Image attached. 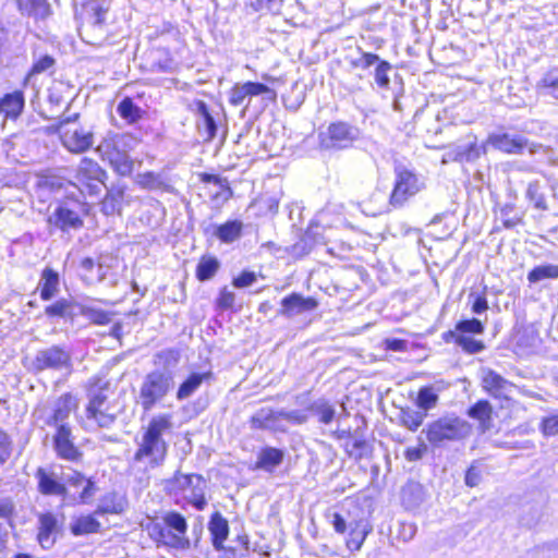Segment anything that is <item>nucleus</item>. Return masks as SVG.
I'll use <instances>...</instances> for the list:
<instances>
[{
	"mask_svg": "<svg viewBox=\"0 0 558 558\" xmlns=\"http://www.w3.org/2000/svg\"><path fill=\"white\" fill-rule=\"evenodd\" d=\"M108 386V381L94 379L88 390L89 401L86 407V418L100 428H110L121 412L116 404L109 401Z\"/></svg>",
	"mask_w": 558,
	"mask_h": 558,
	"instance_id": "obj_2",
	"label": "nucleus"
},
{
	"mask_svg": "<svg viewBox=\"0 0 558 558\" xmlns=\"http://www.w3.org/2000/svg\"><path fill=\"white\" fill-rule=\"evenodd\" d=\"M118 113L124 120H128L130 123H134L142 118V109L136 106L133 100L129 97L124 98L118 105Z\"/></svg>",
	"mask_w": 558,
	"mask_h": 558,
	"instance_id": "obj_42",
	"label": "nucleus"
},
{
	"mask_svg": "<svg viewBox=\"0 0 558 558\" xmlns=\"http://www.w3.org/2000/svg\"><path fill=\"white\" fill-rule=\"evenodd\" d=\"M57 530L58 521L52 513H44L39 517V532L37 538L43 548L49 549L53 546Z\"/></svg>",
	"mask_w": 558,
	"mask_h": 558,
	"instance_id": "obj_20",
	"label": "nucleus"
},
{
	"mask_svg": "<svg viewBox=\"0 0 558 558\" xmlns=\"http://www.w3.org/2000/svg\"><path fill=\"white\" fill-rule=\"evenodd\" d=\"M196 110L202 118L201 125L204 126L207 133V138H214L217 132V124L215 122V119L210 114L207 105L204 101H197Z\"/></svg>",
	"mask_w": 558,
	"mask_h": 558,
	"instance_id": "obj_43",
	"label": "nucleus"
},
{
	"mask_svg": "<svg viewBox=\"0 0 558 558\" xmlns=\"http://www.w3.org/2000/svg\"><path fill=\"white\" fill-rule=\"evenodd\" d=\"M423 432L433 446H441L447 441H460L472 433V425L454 415H447L433 421Z\"/></svg>",
	"mask_w": 558,
	"mask_h": 558,
	"instance_id": "obj_5",
	"label": "nucleus"
},
{
	"mask_svg": "<svg viewBox=\"0 0 558 558\" xmlns=\"http://www.w3.org/2000/svg\"><path fill=\"white\" fill-rule=\"evenodd\" d=\"M40 299L49 301L59 293L60 277L57 271L51 268H45L41 272L40 281Z\"/></svg>",
	"mask_w": 558,
	"mask_h": 558,
	"instance_id": "obj_23",
	"label": "nucleus"
},
{
	"mask_svg": "<svg viewBox=\"0 0 558 558\" xmlns=\"http://www.w3.org/2000/svg\"><path fill=\"white\" fill-rule=\"evenodd\" d=\"M39 492L44 495H64L65 486L48 474L43 468L36 472Z\"/></svg>",
	"mask_w": 558,
	"mask_h": 558,
	"instance_id": "obj_29",
	"label": "nucleus"
},
{
	"mask_svg": "<svg viewBox=\"0 0 558 558\" xmlns=\"http://www.w3.org/2000/svg\"><path fill=\"white\" fill-rule=\"evenodd\" d=\"M247 99V92L245 89V85L243 84H235L229 94V102L234 106H241L243 102Z\"/></svg>",
	"mask_w": 558,
	"mask_h": 558,
	"instance_id": "obj_57",
	"label": "nucleus"
},
{
	"mask_svg": "<svg viewBox=\"0 0 558 558\" xmlns=\"http://www.w3.org/2000/svg\"><path fill=\"white\" fill-rule=\"evenodd\" d=\"M63 478L65 482L73 487H83V490L80 495L81 500L83 502H87L95 494V484L86 478L83 474L71 471L70 473H64Z\"/></svg>",
	"mask_w": 558,
	"mask_h": 558,
	"instance_id": "obj_28",
	"label": "nucleus"
},
{
	"mask_svg": "<svg viewBox=\"0 0 558 558\" xmlns=\"http://www.w3.org/2000/svg\"><path fill=\"white\" fill-rule=\"evenodd\" d=\"M251 427L255 429H269L274 432H286V424L281 423L280 411L270 408H262L251 417Z\"/></svg>",
	"mask_w": 558,
	"mask_h": 558,
	"instance_id": "obj_18",
	"label": "nucleus"
},
{
	"mask_svg": "<svg viewBox=\"0 0 558 558\" xmlns=\"http://www.w3.org/2000/svg\"><path fill=\"white\" fill-rule=\"evenodd\" d=\"M53 449L60 459L75 462L82 457V452L74 444L70 425H61L52 436Z\"/></svg>",
	"mask_w": 558,
	"mask_h": 558,
	"instance_id": "obj_14",
	"label": "nucleus"
},
{
	"mask_svg": "<svg viewBox=\"0 0 558 558\" xmlns=\"http://www.w3.org/2000/svg\"><path fill=\"white\" fill-rule=\"evenodd\" d=\"M470 299H473L471 310L474 314H482L488 310V302L485 296V293L474 294L470 293Z\"/></svg>",
	"mask_w": 558,
	"mask_h": 558,
	"instance_id": "obj_60",
	"label": "nucleus"
},
{
	"mask_svg": "<svg viewBox=\"0 0 558 558\" xmlns=\"http://www.w3.org/2000/svg\"><path fill=\"white\" fill-rule=\"evenodd\" d=\"M138 183L149 190H158L165 186L163 180L160 174L154 172H145L138 175Z\"/></svg>",
	"mask_w": 558,
	"mask_h": 558,
	"instance_id": "obj_52",
	"label": "nucleus"
},
{
	"mask_svg": "<svg viewBox=\"0 0 558 558\" xmlns=\"http://www.w3.org/2000/svg\"><path fill=\"white\" fill-rule=\"evenodd\" d=\"M456 341L468 353H478L484 350L482 341L475 340L469 336H458Z\"/></svg>",
	"mask_w": 558,
	"mask_h": 558,
	"instance_id": "obj_55",
	"label": "nucleus"
},
{
	"mask_svg": "<svg viewBox=\"0 0 558 558\" xmlns=\"http://www.w3.org/2000/svg\"><path fill=\"white\" fill-rule=\"evenodd\" d=\"M201 181L204 183H213L221 190V192H217L216 197L222 195L225 199H228L232 196V190L230 189L229 182L226 178L216 174L202 173Z\"/></svg>",
	"mask_w": 558,
	"mask_h": 558,
	"instance_id": "obj_47",
	"label": "nucleus"
},
{
	"mask_svg": "<svg viewBox=\"0 0 558 558\" xmlns=\"http://www.w3.org/2000/svg\"><path fill=\"white\" fill-rule=\"evenodd\" d=\"M402 501L410 508L420 505L423 501V487L418 483H408L402 488Z\"/></svg>",
	"mask_w": 558,
	"mask_h": 558,
	"instance_id": "obj_40",
	"label": "nucleus"
},
{
	"mask_svg": "<svg viewBox=\"0 0 558 558\" xmlns=\"http://www.w3.org/2000/svg\"><path fill=\"white\" fill-rule=\"evenodd\" d=\"M11 456L10 440L5 433L0 430V463L5 462Z\"/></svg>",
	"mask_w": 558,
	"mask_h": 558,
	"instance_id": "obj_64",
	"label": "nucleus"
},
{
	"mask_svg": "<svg viewBox=\"0 0 558 558\" xmlns=\"http://www.w3.org/2000/svg\"><path fill=\"white\" fill-rule=\"evenodd\" d=\"M392 70L391 64L388 61H380L375 68V82L384 89H388L390 86V78L388 73Z\"/></svg>",
	"mask_w": 558,
	"mask_h": 558,
	"instance_id": "obj_50",
	"label": "nucleus"
},
{
	"mask_svg": "<svg viewBox=\"0 0 558 558\" xmlns=\"http://www.w3.org/2000/svg\"><path fill=\"white\" fill-rule=\"evenodd\" d=\"M424 417V413L408 409L401 412L400 420L404 427L414 432L422 425Z\"/></svg>",
	"mask_w": 558,
	"mask_h": 558,
	"instance_id": "obj_48",
	"label": "nucleus"
},
{
	"mask_svg": "<svg viewBox=\"0 0 558 558\" xmlns=\"http://www.w3.org/2000/svg\"><path fill=\"white\" fill-rule=\"evenodd\" d=\"M525 195L535 209L542 211L548 209L546 197L542 192V186L538 181H532L529 183Z\"/></svg>",
	"mask_w": 558,
	"mask_h": 558,
	"instance_id": "obj_38",
	"label": "nucleus"
},
{
	"mask_svg": "<svg viewBox=\"0 0 558 558\" xmlns=\"http://www.w3.org/2000/svg\"><path fill=\"white\" fill-rule=\"evenodd\" d=\"M153 532L157 534L156 539L158 543L177 549L190 548V541L187 539L186 536L177 534L174 531L170 530L166 525L161 526L159 524H155L153 527Z\"/></svg>",
	"mask_w": 558,
	"mask_h": 558,
	"instance_id": "obj_22",
	"label": "nucleus"
},
{
	"mask_svg": "<svg viewBox=\"0 0 558 558\" xmlns=\"http://www.w3.org/2000/svg\"><path fill=\"white\" fill-rule=\"evenodd\" d=\"M211 378V373H193L178 388L177 399L182 401L190 398L203 384Z\"/></svg>",
	"mask_w": 558,
	"mask_h": 558,
	"instance_id": "obj_26",
	"label": "nucleus"
},
{
	"mask_svg": "<svg viewBox=\"0 0 558 558\" xmlns=\"http://www.w3.org/2000/svg\"><path fill=\"white\" fill-rule=\"evenodd\" d=\"M134 138L128 134H114L106 137L97 147L102 158L122 177L133 171V160L129 156Z\"/></svg>",
	"mask_w": 558,
	"mask_h": 558,
	"instance_id": "obj_4",
	"label": "nucleus"
},
{
	"mask_svg": "<svg viewBox=\"0 0 558 558\" xmlns=\"http://www.w3.org/2000/svg\"><path fill=\"white\" fill-rule=\"evenodd\" d=\"M77 113L59 122V133L63 146L71 153L81 154L94 145V132L89 128L75 124Z\"/></svg>",
	"mask_w": 558,
	"mask_h": 558,
	"instance_id": "obj_6",
	"label": "nucleus"
},
{
	"mask_svg": "<svg viewBox=\"0 0 558 558\" xmlns=\"http://www.w3.org/2000/svg\"><path fill=\"white\" fill-rule=\"evenodd\" d=\"M180 361V352L175 349H166L154 355V365L157 367L154 372H169L174 374V368Z\"/></svg>",
	"mask_w": 558,
	"mask_h": 558,
	"instance_id": "obj_27",
	"label": "nucleus"
},
{
	"mask_svg": "<svg viewBox=\"0 0 558 558\" xmlns=\"http://www.w3.org/2000/svg\"><path fill=\"white\" fill-rule=\"evenodd\" d=\"M165 525L177 534L185 536L186 534V520L183 515L178 512H169L163 517Z\"/></svg>",
	"mask_w": 558,
	"mask_h": 558,
	"instance_id": "obj_49",
	"label": "nucleus"
},
{
	"mask_svg": "<svg viewBox=\"0 0 558 558\" xmlns=\"http://www.w3.org/2000/svg\"><path fill=\"white\" fill-rule=\"evenodd\" d=\"M106 171L93 159L83 158L77 166L75 186L84 195L98 196L104 186Z\"/></svg>",
	"mask_w": 558,
	"mask_h": 558,
	"instance_id": "obj_10",
	"label": "nucleus"
},
{
	"mask_svg": "<svg viewBox=\"0 0 558 558\" xmlns=\"http://www.w3.org/2000/svg\"><path fill=\"white\" fill-rule=\"evenodd\" d=\"M54 64V59L50 56H44L34 63L31 74H39L49 70Z\"/></svg>",
	"mask_w": 558,
	"mask_h": 558,
	"instance_id": "obj_63",
	"label": "nucleus"
},
{
	"mask_svg": "<svg viewBox=\"0 0 558 558\" xmlns=\"http://www.w3.org/2000/svg\"><path fill=\"white\" fill-rule=\"evenodd\" d=\"M438 402V390L435 387L426 386L420 389L417 405L424 411L433 409Z\"/></svg>",
	"mask_w": 558,
	"mask_h": 558,
	"instance_id": "obj_45",
	"label": "nucleus"
},
{
	"mask_svg": "<svg viewBox=\"0 0 558 558\" xmlns=\"http://www.w3.org/2000/svg\"><path fill=\"white\" fill-rule=\"evenodd\" d=\"M310 410L314 415L318 416L319 422L323 424L331 423L336 415L335 407L326 400L315 401L310 407Z\"/></svg>",
	"mask_w": 558,
	"mask_h": 558,
	"instance_id": "obj_41",
	"label": "nucleus"
},
{
	"mask_svg": "<svg viewBox=\"0 0 558 558\" xmlns=\"http://www.w3.org/2000/svg\"><path fill=\"white\" fill-rule=\"evenodd\" d=\"M174 374L169 372H149L140 386L137 403L144 412L151 411L174 389Z\"/></svg>",
	"mask_w": 558,
	"mask_h": 558,
	"instance_id": "obj_3",
	"label": "nucleus"
},
{
	"mask_svg": "<svg viewBox=\"0 0 558 558\" xmlns=\"http://www.w3.org/2000/svg\"><path fill=\"white\" fill-rule=\"evenodd\" d=\"M235 301V294L232 291L227 290V288H223L220 291V295L217 300V304L222 310H229L233 307Z\"/></svg>",
	"mask_w": 558,
	"mask_h": 558,
	"instance_id": "obj_62",
	"label": "nucleus"
},
{
	"mask_svg": "<svg viewBox=\"0 0 558 558\" xmlns=\"http://www.w3.org/2000/svg\"><path fill=\"white\" fill-rule=\"evenodd\" d=\"M220 267V263L216 257H202L196 267V277L199 281L211 279Z\"/></svg>",
	"mask_w": 558,
	"mask_h": 558,
	"instance_id": "obj_37",
	"label": "nucleus"
},
{
	"mask_svg": "<svg viewBox=\"0 0 558 558\" xmlns=\"http://www.w3.org/2000/svg\"><path fill=\"white\" fill-rule=\"evenodd\" d=\"M281 423L288 422L293 425H301L307 422V414L302 410H280Z\"/></svg>",
	"mask_w": 558,
	"mask_h": 558,
	"instance_id": "obj_54",
	"label": "nucleus"
},
{
	"mask_svg": "<svg viewBox=\"0 0 558 558\" xmlns=\"http://www.w3.org/2000/svg\"><path fill=\"white\" fill-rule=\"evenodd\" d=\"M319 147L325 150H340L349 148L360 137V130L347 122L330 123L326 131L320 132Z\"/></svg>",
	"mask_w": 558,
	"mask_h": 558,
	"instance_id": "obj_9",
	"label": "nucleus"
},
{
	"mask_svg": "<svg viewBox=\"0 0 558 558\" xmlns=\"http://www.w3.org/2000/svg\"><path fill=\"white\" fill-rule=\"evenodd\" d=\"M242 222L238 220L228 221L216 228L215 235L225 243H232L241 236Z\"/></svg>",
	"mask_w": 558,
	"mask_h": 558,
	"instance_id": "obj_33",
	"label": "nucleus"
},
{
	"mask_svg": "<svg viewBox=\"0 0 558 558\" xmlns=\"http://www.w3.org/2000/svg\"><path fill=\"white\" fill-rule=\"evenodd\" d=\"M493 408L486 400H480L468 410V415L480 422L481 427L485 430L490 426Z\"/></svg>",
	"mask_w": 558,
	"mask_h": 558,
	"instance_id": "obj_32",
	"label": "nucleus"
},
{
	"mask_svg": "<svg viewBox=\"0 0 558 558\" xmlns=\"http://www.w3.org/2000/svg\"><path fill=\"white\" fill-rule=\"evenodd\" d=\"M456 329L462 333H477L484 332V324L477 318L463 319L456 325Z\"/></svg>",
	"mask_w": 558,
	"mask_h": 558,
	"instance_id": "obj_51",
	"label": "nucleus"
},
{
	"mask_svg": "<svg viewBox=\"0 0 558 558\" xmlns=\"http://www.w3.org/2000/svg\"><path fill=\"white\" fill-rule=\"evenodd\" d=\"M24 107L25 97L22 90L8 93L0 98V113H3L8 119H17L22 114Z\"/></svg>",
	"mask_w": 558,
	"mask_h": 558,
	"instance_id": "obj_19",
	"label": "nucleus"
},
{
	"mask_svg": "<svg viewBox=\"0 0 558 558\" xmlns=\"http://www.w3.org/2000/svg\"><path fill=\"white\" fill-rule=\"evenodd\" d=\"M208 530L211 534L213 545L216 549H221L229 534V524L220 512H215L211 515Z\"/></svg>",
	"mask_w": 558,
	"mask_h": 558,
	"instance_id": "obj_25",
	"label": "nucleus"
},
{
	"mask_svg": "<svg viewBox=\"0 0 558 558\" xmlns=\"http://www.w3.org/2000/svg\"><path fill=\"white\" fill-rule=\"evenodd\" d=\"M318 302L313 296H304L301 293L293 292L281 300V307L278 314L287 318H292L305 313L315 311Z\"/></svg>",
	"mask_w": 558,
	"mask_h": 558,
	"instance_id": "obj_15",
	"label": "nucleus"
},
{
	"mask_svg": "<svg viewBox=\"0 0 558 558\" xmlns=\"http://www.w3.org/2000/svg\"><path fill=\"white\" fill-rule=\"evenodd\" d=\"M395 185L389 196L388 207L400 208L424 187V182L416 173L403 166L395 168Z\"/></svg>",
	"mask_w": 558,
	"mask_h": 558,
	"instance_id": "obj_8",
	"label": "nucleus"
},
{
	"mask_svg": "<svg viewBox=\"0 0 558 558\" xmlns=\"http://www.w3.org/2000/svg\"><path fill=\"white\" fill-rule=\"evenodd\" d=\"M381 60L375 53L363 52L362 56L354 60L352 64L356 68L368 69L372 65H377Z\"/></svg>",
	"mask_w": 558,
	"mask_h": 558,
	"instance_id": "obj_59",
	"label": "nucleus"
},
{
	"mask_svg": "<svg viewBox=\"0 0 558 558\" xmlns=\"http://www.w3.org/2000/svg\"><path fill=\"white\" fill-rule=\"evenodd\" d=\"M538 95L558 101V66L549 68L535 85Z\"/></svg>",
	"mask_w": 558,
	"mask_h": 558,
	"instance_id": "obj_21",
	"label": "nucleus"
},
{
	"mask_svg": "<svg viewBox=\"0 0 558 558\" xmlns=\"http://www.w3.org/2000/svg\"><path fill=\"white\" fill-rule=\"evenodd\" d=\"M47 221L49 226L63 232L71 229L77 230L83 227V219L81 215L74 209L69 208L66 204L58 205L48 216Z\"/></svg>",
	"mask_w": 558,
	"mask_h": 558,
	"instance_id": "obj_16",
	"label": "nucleus"
},
{
	"mask_svg": "<svg viewBox=\"0 0 558 558\" xmlns=\"http://www.w3.org/2000/svg\"><path fill=\"white\" fill-rule=\"evenodd\" d=\"M125 507V501L122 497L118 496L114 493H110L106 495L99 502L96 513L105 514V513H121L123 512Z\"/></svg>",
	"mask_w": 558,
	"mask_h": 558,
	"instance_id": "obj_35",
	"label": "nucleus"
},
{
	"mask_svg": "<svg viewBox=\"0 0 558 558\" xmlns=\"http://www.w3.org/2000/svg\"><path fill=\"white\" fill-rule=\"evenodd\" d=\"M539 429L545 437L558 434V414L548 415L542 418Z\"/></svg>",
	"mask_w": 558,
	"mask_h": 558,
	"instance_id": "obj_56",
	"label": "nucleus"
},
{
	"mask_svg": "<svg viewBox=\"0 0 558 558\" xmlns=\"http://www.w3.org/2000/svg\"><path fill=\"white\" fill-rule=\"evenodd\" d=\"M485 145H490L495 149L509 155H521L524 149L534 155L542 148L541 144L530 142L522 135L509 133H492L488 135Z\"/></svg>",
	"mask_w": 558,
	"mask_h": 558,
	"instance_id": "obj_11",
	"label": "nucleus"
},
{
	"mask_svg": "<svg viewBox=\"0 0 558 558\" xmlns=\"http://www.w3.org/2000/svg\"><path fill=\"white\" fill-rule=\"evenodd\" d=\"M173 416L170 413L154 415L146 426L142 427L141 437L137 438V449L133 456V464H144L145 470L161 466L168 454V442L165 436L173 430Z\"/></svg>",
	"mask_w": 558,
	"mask_h": 558,
	"instance_id": "obj_1",
	"label": "nucleus"
},
{
	"mask_svg": "<svg viewBox=\"0 0 558 558\" xmlns=\"http://www.w3.org/2000/svg\"><path fill=\"white\" fill-rule=\"evenodd\" d=\"M456 148L460 157V162H472L486 154L485 143L478 145L475 136H471V140L465 144L456 145Z\"/></svg>",
	"mask_w": 558,
	"mask_h": 558,
	"instance_id": "obj_30",
	"label": "nucleus"
},
{
	"mask_svg": "<svg viewBox=\"0 0 558 558\" xmlns=\"http://www.w3.org/2000/svg\"><path fill=\"white\" fill-rule=\"evenodd\" d=\"M483 388L495 398H507L514 385L490 368L481 369Z\"/></svg>",
	"mask_w": 558,
	"mask_h": 558,
	"instance_id": "obj_17",
	"label": "nucleus"
},
{
	"mask_svg": "<svg viewBox=\"0 0 558 558\" xmlns=\"http://www.w3.org/2000/svg\"><path fill=\"white\" fill-rule=\"evenodd\" d=\"M174 483L180 489H187L191 487L197 488L199 486H206L205 480L201 475L196 474H182L179 471L174 474Z\"/></svg>",
	"mask_w": 558,
	"mask_h": 558,
	"instance_id": "obj_46",
	"label": "nucleus"
},
{
	"mask_svg": "<svg viewBox=\"0 0 558 558\" xmlns=\"http://www.w3.org/2000/svg\"><path fill=\"white\" fill-rule=\"evenodd\" d=\"M99 529L100 523L90 514L75 519L70 525V530L75 536L96 533Z\"/></svg>",
	"mask_w": 558,
	"mask_h": 558,
	"instance_id": "obj_34",
	"label": "nucleus"
},
{
	"mask_svg": "<svg viewBox=\"0 0 558 558\" xmlns=\"http://www.w3.org/2000/svg\"><path fill=\"white\" fill-rule=\"evenodd\" d=\"M92 15H90V23L95 26H101L105 22V16L107 13V8H104L102 5L98 3H94L90 7Z\"/></svg>",
	"mask_w": 558,
	"mask_h": 558,
	"instance_id": "obj_61",
	"label": "nucleus"
},
{
	"mask_svg": "<svg viewBox=\"0 0 558 558\" xmlns=\"http://www.w3.org/2000/svg\"><path fill=\"white\" fill-rule=\"evenodd\" d=\"M256 279L257 276L254 271L244 270L233 279L232 284L235 288L242 289L252 286Z\"/></svg>",
	"mask_w": 558,
	"mask_h": 558,
	"instance_id": "obj_58",
	"label": "nucleus"
},
{
	"mask_svg": "<svg viewBox=\"0 0 558 558\" xmlns=\"http://www.w3.org/2000/svg\"><path fill=\"white\" fill-rule=\"evenodd\" d=\"M32 365L36 372L45 369L60 371L71 365V354L60 345H51L38 350Z\"/></svg>",
	"mask_w": 558,
	"mask_h": 558,
	"instance_id": "obj_13",
	"label": "nucleus"
},
{
	"mask_svg": "<svg viewBox=\"0 0 558 558\" xmlns=\"http://www.w3.org/2000/svg\"><path fill=\"white\" fill-rule=\"evenodd\" d=\"M244 85L250 99L257 96H262V100L266 102H275L277 99V92L263 83L246 82Z\"/></svg>",
	"mask_w": 558,
	"mask_h": 558,
	"instance_id": "obj_36",
	"label": "nucleus"
},
{
	"mask_svg": "<svg viewBox=\"0 0 558 558\" xmlns=\"http://www.w3.org/2000/svg\"><path fill=\"white\" fill-rule=\"evenodd\" d=\"M330 524L338 534H344L347 548L351 551H357L362 548L367 535L372 532L373 526L365 518L348 520L342 514L335 512L330 514Z\"/></svg>",
	"mask_w": 558,
	"mask_h": 558,
	"instance_id": "obj_7",
	"label": "nucleus"
},
{
	"mask_svg": "<svg viewBox=\"0 0 558 558\" xmlns=\"http://www.w3.org/2000/svg\"><path fill=\"white\" fill-rule=\"evenodd\" d=\"M284 458L281 449L274 447H265L257 454L256 468L266 472H272L279 466Z\"/></svg>",
	"mask_w": 558,
	"mask_h": 558,
	"instance_id": "obj_24",
	"label": "nucleus"
},
{
	"mask_svg": "<svg viewBox=\"0 0 558 558\" xmlns=\"http://www.w3.org/2000/svg\"><path fill=\"white\" fill-rule=\"evenodd\" d=\"M558 265L545 264L534 267L527 275L530 283H536L544 279H557Z\"/></svg>",
	"mask_w": 558,
	"mask_h": 558,
	"instance_id": "obj_39",
	"label": "nucleus"
},
{
	"mask_svg": "<svg viewBox=\"0 0 558 558\" xmlns=\"http://www.w3.org/2000/svg\"><path fill=\"white\" fill-rule=\"evenodd\" d=\"M80 303H75L69 299H59L54 303L46 306L45 314L48 317H61V318H71L73 319L77 313L74 312V308L77 307Z\"/></svg>",
	"mask_w": 558,
	"mask_h": 558,
	"instance_id": "obj_31",
	"label": "nucleus"
},
{
	"mask_svg": "<svg viewBox=\"0 0 558 558\" xmlns=\"http://www.w3.org/2000/svg\"><path fill=\"white\" fill-rule=\"evenodd\" d=\"M76 408V399L71 393H64L54 401L51 410H37L36 415L45 425L53 426L57 429L61 425H69L66 421Z\"/></svg>",
	"mask_w": 558,
	"mask_h": 558,
	"instance_id": "obj_12",
	"label": "nucleus"
},
{
	"mask_svg": "<svg viewBox=\"0 0 558 558\" xmlns=\"http://www.w3.org/2000/svg\"><path fill=\"white\" fill-rule=\"evenodd\" d=\"M16 2L23 14L37 15L40 10H46L45 0H16Z\"/></svg>",
	"mask_w": 558,
	"mask_h": 558,
	"instance_id": "obj_53",
	"label": "nucleus"
},
{
	"mask_svg": "<svg viewBox=\"0 0 558 558\" xmlns=\"http://www.w3.org/2000/svg\"><path fill=\"white\" fill-rule=\"evenodd\" d=\"M78 313L83 315L84 317L88 318L92 323L96 325H107L110 323L111 317L108 312L94 308L84 304L77 305Z\"/></svg>",
	"mask_w": 558,
	"mask_h": 558,
	"instance_id": "obj_44",
	"label": "nucleus"
}]
</instances>
